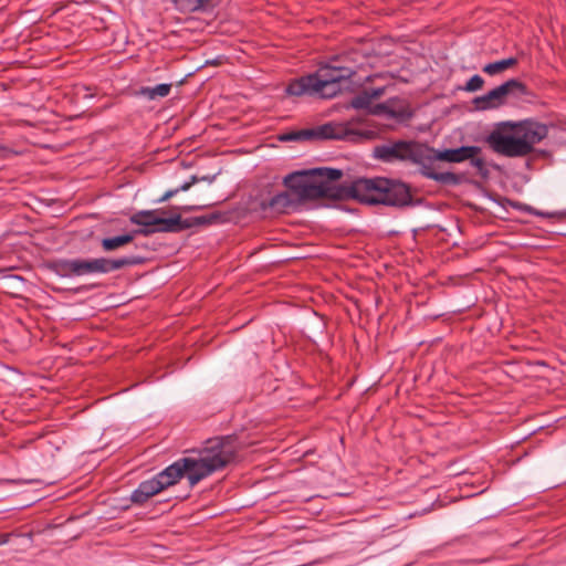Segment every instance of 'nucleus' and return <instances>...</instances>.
<instances>
[{
	"label": "nucleus",
	"mask_w": 566,
	"mask_h": 566,
	"mask_svg": "<svg viewBox=\"0 0 566 566\" xmlns=\"http://www.w3.org/2000/svg\"><path fill=\"white\" fill-rule=\"evenodd\" d=\"M354 83L353 69L336 66L331 59L319 63L314 73L292 78L286 85L285 93L290 96H302L304 94L332 98L342 92L343 83Z\"/></svg>",
	"instance_id": "obj_1"
},
{
	"label": "nucleus",
	"mask_w": 566,
	"mask_h": 566,
	"mask_svg": "<svg viewBox=\"0 0 566 566\" xmlns=\"http://www.w3.org/2000/svg\"><path fill=\"white\" fill-rule=\"evenodd\" d=\"M285 191H281L270 199L260 202L262 210L271 209L277 213H285L291 207L311 201H319L323 206L325 189L317 186L315 174L311 169L296 170L283 178Z\"/></svg>",
	"instance_id": "obj_2"
},
{
	"label": "nucleus",
	"mask_w": 566,
	"mask_h": 566,
	"mask_svg": "<svg viewBox=\"0 0 566 566\" xmlns=\"http://www.w3.org/2000/svg\"><path fill=\"white\" fill-rule=\"evenodd\" d=\"M148 261L147 256L130 254L119 258L59 259L48 262L46 266L61 277H81L94 273L106 274L129 266L143 265Z\"/></svg>",
	"instance_id": "obj_3"
},
{
	"label": "nucleus",
	"mask_w": 566,
	"mask_h": 566,
	"mask_svg": "<svg viewBox=\"0 0 566 566\" xmlns=\"http://www.w3.org/2000/svg\"><path fill=\"white\" fill-rule=\"evenodd\" d=\"M350 189L352 192L346 195V201L354 200L368 206L379 203L389 206V177H360L348 185V190Z\"/></svg>",
	"instance_id": "obj_4"
},
{
	"label": "nucleus",
	"mask_w": 566,
	"mask_h": 566,
	"mask_svg": "<svg viewBox=\"0 0 566 566\" xmlns=\"http://www.w3.org/2000/svg\"><path fill=\"white\" fill-rule=\"evenodd\" d=\"M240 449L239 437L232 433L207 439L201 453L205 454L207 461H212L214 471H220L239 462Z\"/></svg>",
	"instance_id": "obj_5"
},
{
	"label": "nucleus",
	"mask_w": 566,
	"mask_h": 566,
	"mask_svg": "<svg viewBox=\"0 0 566 566\" xmlns=\"http://www.w3.org/2000/svg\"><path fill=\"white\" fill-rule=\"evenodd\" d=\"M315 174L317 186H323L325 189L323 197V206L331 207L333 203L346 201V195L352 192L348 190V185H334L338 182L343 177L344 172L342 169L332 167H315L312 168Z\"/></svg>",
	"instance_id": "obj_6"
},
{
	"label": "nucleus",
	"mask_w": 566,
	"mask_h": 566,
	"mask_svg": "<svg viewBox=\"0 0 566 566\" xmlns=\"http://www.w3.org/2000/svg\"><path fill=\"white\" fill-rule=\"evenodd\" d=\"M490 147L500 155L506 157H524L526 156L523 149L514 123H503L497 129L492 132L488 139Z\"/></svg>",
	"instance_id": "obj_7"
},
{
	"label": "nucleus",
	"mask_w": 566,
	"mask_h": 566,
	"mask_svg": "<svg viewBox=\"0 0 566 566\" xmlns=\"http://www.w3.org/2000/svg\"><path fill=\"white\" fill-rule=\"evenodd\" d=\"M302 134L306 136V140H339L348 136H357L359 139H373L375 137V133L373 130L352 129L344 124L333 122L315 127L304 128V133Z\"/></svg>",
	"instance_id": "obj_8"
},
{
	"label": "nucleus",
	"mask_w": 566,
	"mask_h": 566,
	"mask_svg": "<svg viewBox=\"0 0 566 566\" xmlns=\"http://www.w3.org/2000/svg\"><path fill=\"white\" fill-rule=\"evenodd\" d=\"M481 148L476 146H462L454 149L436 150L429 147L431 160H440L448 163H462L470 160L471 165L482 170L484 168V159L480 156Z\"/></svg>",
	"instance_id": "obj_9"
},
{
	"label": "nucleus",
	"mask_w": 566,
	"mask_h": 566,
	"mask_svg": "<svg viewBox=\"0 0 566 566\" xmlns=\"http://www.w3.org/2000/svg\"><path fill=\"white\" fill-rule=\"evenodd\" d=\"M514 126L521 143L524 145L525 155L531 154L534 150V146L546 138L548 134V128L545 124L531 119L514 123Z\"/></svg>",
	"instance_id": "obj_10"
},
{
	"label": "nucleus",
	"mask_w": 566,
	"mask_h": 566,
	"mask_svg": "<svg viewBox=\"0 0 566 566\" xmlns=\"http://www.w3.org/2000/svg\"><path fill=\"white\" fill-rule=\"evenodd\" d=\"M178 461L181 467L182 475L187 476L191 486L196 485L201 480L216 472L212 469V461H207L205 457L200 459L185 457Z\"/></svg>",
	"instance_id": "obj_11"
},
{
	"label": "nucleus",
	"mask_w": 566,
	"mask_h": 566,
	"mask_svg": "<svg viewBox=\"0 0 566 566\" xmlns=\"http://www.w3.org/2000/svg\"><path fill=\"white\" fill-rule=\"evenodd\" d=\"M161 213H156L155 218L150 220V228H138L140 235L148 237L155 232H181L187 230L184 219L179 212L171 213L170 217L164 218Z\"/></svg>",
	"instance_id": "obj_12"
},
{
	"label": "nucleus",
	"mask_w": 566,
	"mask_h": 566,
	"mask_svg": "<svg viewBox=\"0 0 566 566\" xmlns=\"http://www.w3.org/2000/svg\"><path fill=\"white\" fill-rule=\"evenodd\" d=\"M409 160L411 163H422V160L431 161L429 147L417 143L398 142L391 144V159Z\"/></svg>",
	"instance_id": "obj_13"
},
{
	"label": "nucleus",
	"mask_w": 566,
	"mask_h": 566,
	"mask_svg": "<svg viewBox=\"0 0 566 566\" xmlns=\"http://www.w3.org/2000/svg\"><path fill=\"white\" fill-rule=\"evenodd\" d=\"M137 235H140L138 229H133L118 235L105 237L101 240V248L105 252H113L132 243Z\"/></svg>",
	"instance_id": "obj_14"
},
{
	"label": "nucleus",
	"mask_w": 566,
	"mask_h": 566,
	"mask_svg": "<svg viewBox=\"0 0 566 566\" xmlns=\"http://www.w3.org/2000/svg\"><path fill=\"white\" fill-rule=\"evenodd\" d=\"M182 478L184 475L178 460L155 476L156 482L160 485L163 491L177 484Z\"/></svg>",
	"instance_id": "obj_15"
},
{
	"label": "nucleus",
	"mask_w": 566,
	"mask_h": 566,
	"mask_svg": "<svg viewBox=\"0 0 566 566\" xmlns=\"http://www.w3.org/2000/svg\"><path fill=\"white\" fill-rule=\"evenodd\" d=\"M184 221H185V224H187V229H190L195 226H209V224L223 222V221H226V218H224V213H222L220 211H213L208 214L187 218V219H184Z\"/></svg>",
	"instance_id": "obj_16"
},
{
	"label": "nucleus",
	"mask_w": 566,
	"mask_h": 566,
	"mask_svg": "<svg viewBox=\"0 0 566 566\" xmlns=\"http://www.w3.org/2000/svg\"><path fill=\"white\" fill-rule=\"evenodd\" d=\"M421 165V174L427 178L442 182V184H457L458 177L452 172H436L431 166L426 164V160L418 163Z\"/></svg>",
	"instance_id": "obj_17"
},
{
	"label": "nucleus",
	"mask_w": 566,
	"mask_h": 566,
	"mask_svg": "<svg viewBox=\"0 0 566 566\" xmlns=\"http://www.w3.org/2000/svg\"><path fill=\"white\" fill-rule=\"evenodd\" d=\"M410 201V192L405 184L391 180V206H405Z\"/></svg>",
	"instance_id": "obj_18"
},
{
	"label": "nucleus",
	"mask_w": 566,
	"mask_h": 566,
	"mask_svg": "<svg viewBox=\"0 0 566 566\" xmlns=\"http://www.w3.org/2000/svg\"><path fill=\"white\" fill-rule=\"evenodd\" d=\"M474 104L478 109H489L495 108L500 105L504 104L497 94L496 87L490 91L488 94L483 96H479L474 98Z\"/></svg>",
	"instance_id": "obj_19"
},
{
	"label": "nucleus",
	"mask_w": 566,
	"mask_h": 566,
	"mask_svg": "<svg viewBox=\"0 0 566 566\" xmlns=\"http://www.w3.org/2000/svg\"><path fill=\"white\" fill-rule=\"evenodd\" d=\"M497 94L500 95V98L505 102L509 95L514 93H524L525 86L522 82L518 80L512 78L507 82L503 83L502 85L496 87Z\"/></svg>",
	"instance_id": "obj_20"
},
{
	"label": "nucleus",
	"mask_w": 566,
	"mask_h": 566,
	"mask_svg": "<svg viewBox=\"0 0 566 566\" xmlns=\"http://www.w3.org/2000/svg\"><path fill=\"white\" fill-rule=\"evenodd\" d=\"M517 64L516 57H509L493 63H489L483 67V72L489 75H496L515 66Z\"/></svg>",
	"instance_id": "obj_21"
},
{
	"label": "nucleus",
	"mask_w": 566,
	"mask_h": 566,
	"mask_svg": "<svg viewBox=\"0 0 566 566\" xmlns=\"http://www.w3.org/2000/svg\"><path fill=\"white\" fill-rule=\"evenodd\" d=\"M156 213L165 214L166 211L164 209L142 210L134 213L129 220L132 223L140 226V228H150V223L148 222L155 218Z\"/></svg>",
	"instance_id": "obj_22"
},
{
	"label": "nucleus",
	"mask_w": 566,
	"mask_h": 566,
	"mask_svg": "<svg viewBox=\"0 0 566 566\" xmlns=\"http://www.w3.org/2000/svg\"><path fill=\"white\" fill-rule=\"evenodd\" d=\"M356 54V52H344L342 54L333 55L329 59L333 61V63L336 64V66H344V69H353V77L357 74V65L355 60L353 59V55Z\"/></svg>",
	"instance_id": "obj_23"
},
{
	"label": "nucleus",
	"mask_w": 566,
	"mask_h": 566,
	"mask_svg": "<svg viewBox=\"0 0 566 566\" xmlns=\"http://www.w3.org/2000/svg\"><path fill=\"white\" fill-rule=\"evenodd\" d=\"M210 0H172L176 7L184 12H195L203 9Z\"/></svg>",
	"instance_id": "obj_24"
},
{
	"label": "nucleus",
	"mask_w": 566,
	"mask_h": 566,
	"mask_svg": "<svg viewBox=\"0 0 566 566\" xmlns=\"http://www.w3.org/2000/svg\"><path fill=\"white\" fill-rule=\"evenodd\" d=\"M371 99L368 94V90L364 88L359 94L354 96L350 101V106L355 109H365L367 111L370 107Z\"/></svg>",
	"instance_id": "obj_25"
},
{
	"label": "nucleus",
	"mask_w": 566,
	"mask_h": 566,
	"mask_svg": "<svg viewBox=\"0 0 566 566\" xmlns=\"http://www.w3.org/2000/svg\"><path fill=\"white\" fill-rule=\"evenodd\" d=\"M197 182H199V179L197 178V176H192L189 181H186L180 187H178L176 189H172V190L166 191L157 201L158 202H166L170 198H172L177 192H179V191H187V190L190 189L191 186H193Z\"/></svg>",
	"instance_id": "obj_26"
},
{
	"label": "nucleus",
	"mask_w": 566,
	"mask_h": 566,
	"mask_svg": "<svg viewBox=\"0 0 566 566\" xmlns=\"http://www.w3.org/2000/svg\"><path fill=\"white\" fill-rule=\"evenodd\" d=\"M391 119H396L398 123H405L411 117V112L408 108L394 103L391 101Z\"/></svg>",
	"instance_id": "obj_27"
},
{
	"label": "nucleus",
	"mask_w": 566,
	"mask_h": 566,
	"mask_svg": "<svg viewBox=\"0 0 566 566\" xmlns=\"http://www.w3.org/2000/svg\"><path fill=\"white\" fill-rule=\"evenodd\" d=\"M138 489L143 490L150 497L163 491L160 485L156 482L155 476L151 480L143 481L138 485Z\"/></svg>",
	"instance_id": "obj_28"
},
{
	"label": "nucleus",
	"mask_w": 566,
	"mask_h": 566,
	"mask_svg": "<svg viewBox=\"0 0 566 566\" xmlns=\"http://www.w3.org/2000/svg\"><path fill=\"white\" fill-rule=\"evenodd\" d=\"M304 128L298 130H290L280 136V140L282 142H304L306 140V136H304Z\"/></svg>",
	"instance_id": "obj_29"
},
{
	"label": "nucleus",
	"mask_w": 566,
	"mask_h": 566,
	"mask_svg": "<svg viewBox=\"0 0 566 566\" xmlns=\"http://www.w3.org/2000/svg\"><path fill=\"white\" fill-rule=\"evenodd\" d=\"M366 112H367V114H371V115H380V114L389 115V101L378 103L375 105H373V103H371L370 107H368V109Z\"/></svg>",
	"instance_id": "obj_30"
},
{
	"label": "nucleus",
	"mask_w": 566,
	"mask_h": 566,
	"mask_svg": "<svg viewBox=\"0 0 566 566\" xmlns=\"http://www.w3.org/2000/svg\"><path fill=\"white\" fill-rule=\"evenodd\" d=\"M484 80L480 75H473L465 84V91L475 92L483 87Z\"/></svg>",
	"instance_id": "obj_31"
},
{
	"label": "nucleus",
	"mask_w": 566,
	"mask_h": 566,
	"mask_svg": "<svg viewBox=\"0 0 566 566\" xmlns=\"http://www.w3.org/2000/svg\"><path fill=\"white\" fill-rule=\"evenodd\" d=\"M149 499H150V496H148L143 490H140L138 488L130 495V501L137 505H143Z\"/></svg>",
	"instance_id": "obj_32"
},
{
	"label": "nucleus",
	"mask_w": 566,
	"mask_h": 566,
	"mask_svg": "<svg viewBox=\"0 0 566 566\" xmlns=\"http://www.w3.org/2000/svg\"><path fill=\"white\" fill-rule=\"evenodd\" d=\"M375 157L384 160L389 161V144H384L381 146H378L374 150Z\"/></svg>",
	"instance_id": "obj_33"
},
{
	"label": "nucleus",
	"mask_w": 566,
	"mask_h": 566,
	"mask_svg": "<svg viewBox=\"0 0 566 566\" xmlns=\"http://www.w3.org/2000/svg\"><path fill=\"white\" fill-rule=\"evenodd\" d=\"M171 90V84H158L155 86V96L157 97H166L169 95Z\"/></svg>",
	"instance_id": "obj_34"
},
{
	"label": "nucleus",
	"mask_w": 566,
	"mask_h": 566,
	"mask_svg": "<svg viewBox=\"0 0 566 566\" xmlns=\"http://www.w3.org/2000/svg\"><path fill=\"white\" fill-rule=\"evenodd\" d=\"M228 62V57L223 55H219L216 59L207 60L203 66H220Z\"/></svg>",
	"instance_id": "obj_35"
},
{
	"label": "nucleus",
	"mask_w": 566,
	"mask_h": 566,
	"mask_svg": "<svg viewBox=\"0 0 566 566\" xmlns=\"http://www.w3.org/2000/svg\"><path fill=\"white\" fill-rule=\"evenodd\" d=\"M384 92H385V87L368 90V94L370 96L371 102L374 99L379 98L384 94Z\"/></svg>",
	"instance_id": "obj_36"
},
{
	"label": "nucleus",
	"mask_w": 566,
	"mask_h": 566,
	"mask_svg": "<svg viewBox=\"0 0 566 566\" xmlns=\"http://www.w3.org/2000/svg\"><path fill=\"white\" fill-rule=\"evenodd\" d=\"M139 93L147 96L149 99H155V87H142Z\"/></svg>",
	"instance_id": "obj_37"
},
{
	"label": "nucleus",
	"mask_w": 566,
	"mask_h": 566,
	"mask_svg": "<svg viewBox=\"0 0 566 566\" xmlns=\"http://www.w3.org/2000/svg\"><path fill=\"white\" fill-rule=\"evenodd\" d=\"M197 178L199 179V181H209L211 182L214 178H216V175H212V176H202V177H198Z\"/></svg>",
	"instance_id": "obj_38"
},
{
	"label": "nucleus",
	"mask_w": 566,
	"mask_h": 566,
	"mask_svg": "<svg viewBox=\"0 0 566 566\" xmlns=\"http://www.w3.org/2000/svg\"><path fill=\"white\" fill-rule=\"evenodd\" d=\"M197 209V207H182V208H179V207H174L172 210H182V211H191V210H195Z\"/></svg>",
	"instance_id": "obj_39"
},
{
	"label": "nucleus",
	"mask_w": 566,
	"mask_h": 566,
	"mask_svg": "<svg viewBox=\"0 0 566 566\" xmlns=\"http://www.w3.org/2000/svg\"><path fill=\"white\" fill-rule=\"evenodd\" d=\"M188 497H189V495L178 496V499H179L180 501H184V500H186V499H188Z\"/></svg>",
	"instance_id": "obj_40"
},
{
	"label": "nucleus",
	"mask_w": 566,
	"mask_h": 566,
	"mask_svg": "<svg viewBox=\"0 0 566 566\" xmlns=\"http://www.w3.org/2000/svg\"><path fill=\"white\" fill-rule=\"evenodd\" d=\"M185 82H186V78H182V80H180V81L177 83V85H179V86H180V85H182Z\"/></svg>",
	"instance_id": "obj_41"
},
{
	"label": "nucleus",
	"mask_w": 566,
	"mask_h": 566,
	"mask_svg": "<svg viewBox=\"0 0 566 566\" xmlns=\"http://www.w3.org/2000/svg\"><path fill=\"white\" fill-rule=\"evenodd\" d=\"M2 150V147H0V151Z\"/></svg>",
	"instance_id": "obj_42"
}]
</instances>
